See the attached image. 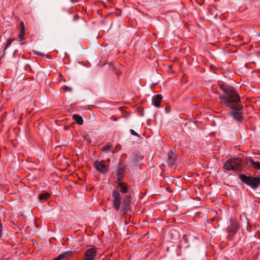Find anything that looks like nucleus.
<instances>
[{
  "instance_id": "1",
  "label": "nucleus",
  "mask_w": 260,
  "mask_h": 260,
  "mask_svg": "<svg viewBox=\"0 0 260 260\" xmlns=\"http://www.w3.org/2000/svg\"><path fill=\"white\" fill-rule=\"evenodd\" d=\"M221 89L224 94L220 95L219 96L221 102L226 107L232 109L231 115L238 122L243 120V106L239 104L240 97L237 92L231 86L224 84L220 85Z\"/></svg>"
},
{
  "instance_id": "2",
  "label": "nucleus",
  "mask_w": 260,
  "mask_h": 260,
  "mask_svg": "<svg viewBox=\"0 0 260 260\" xmlns=\"http://www.w3.org/2000/svg\"><path fill=\"white\" fill-rule=\"evenodd\" d=\"M117 188H115L112 192V207L116 211L120 210V214L123 215L130 210L131 203V197L130 194H125L122 198L120 192L127 193L128 192V185L126 183L120 181H117Z\"/></svg>"
},
{
  "instance_id": "3",
  "label": "nucleus",
  "mask_w": 260,
  "mask_h": 260,
  "mask_svg": "<svg viewBox=\"0 0 260 260\" xmlns=\"http://www.w3.org/2000/svg\"><path fill=\"white\" fill-rule=\"evenodd\" d=\"M239 179L242 182V183L249 186L253 189H255L257 188L259 185H260V176L258 175L256 177H252L250 176H246L245 174H240Z\"/></svg>"
},
{
  "instance_id": "4",
  "label": "nucleus",
  "mask_w": 260,
  "mask_h": 260,
  "mask_svg": "<svg viewBox=\"0 0 260 260\" xmlns=\"http://www.w3.org/2000/svg\"><path fill=\"white\" fill-rule=\"evenodd\" d=\"M241 159L240 158H236L230 159L226 161L224 165V168L228 170L240 171L242 169Z\"/></svg>"
},
{
  "instance_id": "5",
  "label": "nucleus",
  "mask_w": 260,
  "mask_h": 260,
  "mask_svg": "<svg viewBox=\"0 0 260 260\" xmlns=\"http://www.w3.org/2000/svg\"><path fill=\"white\" fill-rule=\"evenodd\" d=\"M104 161L95 160L93 162L94 168L102 174H106L108 172V166L104 164Z\"/></svg>"
},
{
  "instance_id": "6",
  "label": "nucleus",
  "mask_w": 260,
  "mask_h": 260,
  "mask_svg": "<svg viewBox=\"0 0 260 260\" xmlns=\"http://www.w3.org/2000/svg\"><path fill=\"white\" fill-rule=\"evenodd\" d=\"M96 254V248L95 247L88 248L84 252L83 260H94Z\"/></svg>"
},
{
  "instance_id": "7",
  "label": "nucleus",
  "mask_w": 260,
  "mask_h": 260,
  "mask_svg": "<svg viewBox=\"0 0 260 260\" xmlns=\"http://www.w3.org/2000/svg\"><path fill=\"white\" fill-rule=\"evenodd\" d=\"M230 224L228 228V232L230 235H234L238 232L240 225L237 221L230 219Z\"/></svg>"
},
{
  "instance_id": "8",
  "label": "nucleus",
  "mask_w": 260,
  "mask_h": 260,
  "mask_svg": "<svg viewBox=\"0 0 260 260\" xmlns=\"http://www.w3.org/2000/svg\"><path fill=\"white\" fill-rule=\"evenodd\" d=\"M167 162L170 168L177 163V155L172 151H170L167 154Z\"/></svg>"
},
{
  "instance_id": "9",
  "label": "nucleus",
  "mask_w": 260,
  "mask_h": 260,
  "mask_svg": "<svg viewBox=\"0 0 260 260\" xmlns=\"http://www.w3.org/2000/svg\"><path fill=\"white\" fill-rule=\"evenodd\" d=\"M245 162L247 166L252 167L253 169L260 171V162L255 161L251 157L246 158Z\"/></svg>"
},
{
  "instance_id": "10",
  "label": "nucleus",
  "mask_w": 260,
  "mask_h": 260,
  "mask_svg": "<svg viewBox=\"0 0 260 260\" xmlns=\"http://www.w3.org/2000/svg\"><path fill=\"white\" fill-rule=\"evenodd\" d=\"M125 166L124 164L122 163H119L118 166V170L117 172V181H120V180H122V178L123 177V174L125 171Z\"/></svg>"
},
{
  "instance_id": "11",
  "label": "nucleus",
  "mask_w": 260,
  "mask_h": 260,
  "mask_svg": "<svg viewBox=\"0 0 260 260\" xmlns=\"http://www.w3.org/2000/svg\"><path fill=\"white\" fill-rule=\"evenodd\" d=\"M162 100V96L160 94H156L152 98V104L155 107L159 108Z\"/></svg>"
},
{
  "instance_id": "12",
  "label": "nucleus",
  "mask_w": 260,
  "mask_h": 260,
  "mask_svg": "<svg viewBox=\"0 0 260 260\" xmlns=\"http://www.w3.org/2000/svg\"><path fill=\"white\" fill-rule=\"evenodd\" d=\"M73 256L72 251H66L59 254L57 257L54 258L52 260H61L64 258L69 259Z\"/></svg>"
},
{
  "instance_id": "13",
  "label": "nucleus",
  "mask_w": 260,
  "mask_h": 260,
  "mask_svg": "<svg viewBox=\"0 0 260 260\" xmlns=\"http://www.w3.org/2000/svg\"><path fill=\"white\" fill-rule=\"evenodd\" d=\"M20 31L18 35L19 38L21 41L24 39V35L25 34V25L23 21H21L20 23Z\"/></svg>"
},
{
  "instance_id": "14",
  "label": "nucleus",
  "mask_w": 260,
  "mask_h": 260,
  "mask_svg": "<svg viewBox=\"0 0 260 260\" xmlns=\"http://www.w3.org/2000/svg\"><path fill=\"white\" fill-rule=\"evenodd\" d=\"M73 118L76 121V122L79 125H81L83 123L82 118L78 115L74 114L73 115Z\"/></svg>"
},
{
  "instance_id": "15",
  "label": "nucleus",
  "mask_w": 260,
  "mask_h": 260,
  "mask_svg": "<svg viewBox=\"0 0 260 260\" xmlns=\"http://www.w3.org/2000/svg\"><path fill=\"white\" fill-rule=\"evenodd\" d=\"M143 158L142 155L140 152H137L134 153L133 157V159L135 162L139 161Z\"/></svg>"
},
{
  "instance_id": "16",
  "label": "nucleus",
  "mask_w": 260,
  "mask_h": 260,
  "mask_svg": "<svg viewBox=\"0 0 260 260\" xmlns=\"http://www.w3.org/2000/svg\"><path fill=\"white\" fill-rule=\"evenodd\" d=\"M50 193L46 192H43V193H41L40 195H39V200H47L49 197H50Z\"/></svg>"
},
{
  "instance_id": "17",
  "label": "nucleus",
  "mask_w": 260,
  "mask_h": 260,
  "mask_svg": "<svg viewBox=\"0 0 260 260\" xmlns=\"http://www.w3.org/2000/svg\"><path fill=\"white\" fill-rule=\"evenodd\" d=\"M14 40V39H8L7 41V43L6 44V46L4 48V50L5 51L6 49L10 45V44L12 43V42Z\"/></svg>"
},
{
  "instance_id": "18",
  "label": "nucleus",
  "mask_w": 260,
  "mask_h": 260,
  "mask_svg": "<svg viewBox=\"0 0 260 260\" xmlns=\"http://www.w3.org/2000/svg\"><path fill=\"white\" fill-rule=\"evenodd\" d=\"M246 223H247L246 230L248 232H251L252 226L249 224V221L247 218H246Z\"/></svg>"
},
{
  "instance_id": "19",
  "label": "nucleus",
  "mask_w": 260,
  "mask_h": 260,
  "mask_svg": "<svg viewBox=\"0 0 260 260\" xmlns=\"http://www.w3.org/2000/svg\"><path fill=\"white\" fill-rule=\"evenodd\" d=\"M61 89L63 90L64 92H71L72 90V89L71 87H69L68 86H63L61 87Z\"/></svg>"
},
{
  "instance_id": "20",
  "label": "nucleus",
  "mask_w": 260,
  "mask_h": 260,
  "mask_svg": "<svg viewBox=\"0 0 260 260\" xmlns=\"http://www.w3.org/2000/svg\"><path fill=\"white\" fill-rule=\"evenodd\" d=\"M112 146L111 145L107 144L103 147L102 150L104 151H107L111 149V148H112Z\"/></svg>"
},
{
  "instance_id": "21",
  "label": "nucleus",
  "mask_w": 260,
  "mask_h": 260,
  "mask_svg": "<svg viewBox=\"0 0 260 260\" xmlns=\"http://www.w3.org/2000/svg\"><path fill=\"white\" fill-rule=\"evenodd\" d=\"M130 132H131V134L134 136H137L138 135V134L136 132H135L134 130H133L132 129H131Z\"/></svg>"
},
{
  "instance_id": "22",
  "label": "nucleus",
  "mask_w": 260,
  "mask_h": 260,
  "mask_svg": "<svg viewBox=\"0 0 260 260\" xmlns=\"http://www.w3.org/2000/svg\"><path fill=\"white\" fill-rule=\"evenodd\" d=\"M110 119L112 120H113V121H117L118 120V118H116L113 116H111Z\"/></svg>"
},
{
  "instance_id": "23",
  "label": "nucleus",
  "mask_w": 260,
  "mask_h": 260,
  "mask_svg": "<svg viewBox=\"0 0 260 260\" xmlns=\"http://www.w3.org/2000/svg\"><path fill=\"white\" fill-rule=\"evenodd\" d=\"M166 112L167 113L169 112L170 111V108L169 107H166Z\"/></svg>"
},
{
  "instance_id": "24",
  "label": "nucleus",
  "mask_w": 260,
  "mask_h": 260,
  "mask_svg": "<svg viewBox=\"0 0 260 260\" xmlns=\"http://www.w3.org/2000/svg\"><path fill=\"white\" fill-rule=\"evenodd\" d=\"M77 17H74V20H76L77 19Z\"/></svg>"
}]
</instances>
